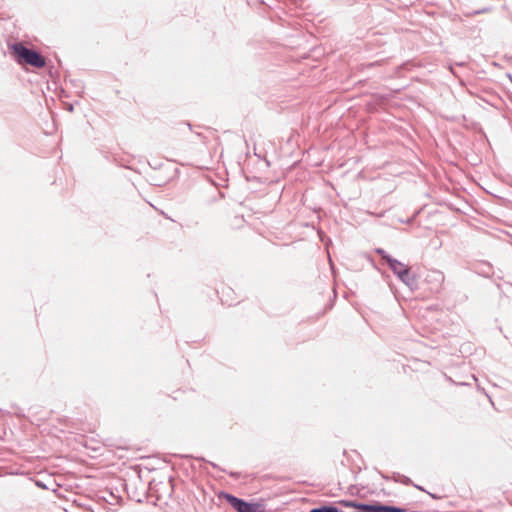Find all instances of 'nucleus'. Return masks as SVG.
<instances>
[{"mask_svg":"<svg viewBox=\"0 0 512 512\" xmlns=\"http://www.w3.org/2000/svg\"><path fill=\"white\" fill-rule=\"evenodd\" d=\"M387 264L389 268L392 270V272L397 276V278L406 286H408L411 290L417 287V278L411 272V269L408 265L400 262L395 258L388 259Z\"/></svg>","mask_w":512,"mask_h":512,"instance_id":"obj_2","label":"nucleus"},{"mask_svg":"<svg viewBox=\"0 0 512 512\" xmlns=\"http://www.w3.org/2000/svg\"><path fill=\"white\" fill-rule=\"evenodd\" d=\"M324 512H343L339 508L331 505H325L324 506Z\"/></svg>","mask_w":512,"mask_h":512,"instance_id":"obj_6","label":"nucleus"},{"mask_svg":"<svg viewBox=\"0 0 512 512\" xmlns=\"http://www.w3.org/2000/svg\"><path fill=\"white\" fill-rule=\"evenodd\" d=\"M227 501L237 512H256L255 505L233 495H226Z\"/></svg>","mask_w":512,"mask_h":512,"instance_id":"obj_3","label":"nucleus"},{"mask_svg":"<svg viewBox=\"0 0 512 512\" xmlns=\"http://www.w3.org/2000/svg\"><path fill=\"white\" fill-rule=\"evenodd\" d=\"M409 478H406V480L404 481L405 484H407L409 482Z\"/></svg>","mask_w":512,"mask_h":512,"instance_id":"obj_9","label":"nucleus"},{"mask_svg":"<svg viewBox=\"0 0 512 512\" xmlns=\"http://www.w3.org/2000/svg\"><path fill=\"white\" fill-rule=\"evenodd\" d=\"M375 252L377 254H379L382 257V259L385 260L386 263H388V259H392L393 258L388 253H386V251L384 249H382V248H377L375 250Z\"/></svg>","mask_w":512,"mask_h":512,"instance_id":"obj_5","label":"nucleus"},{"mask_svg":"<svg viewBox=\"0 0 512 512\" xmlns=\"http://www.w3.org/2000/svg\"><path fill=\"white\" fill-rule=\"evenodd\" d=\"M13 51L17 56L19 63H26L36 68H42L45 66V58L35 50L29 49L22 43H16L13 45Z\"/></svg>","mask_w":512,"mask_h":512,"instance_id":"obj_1","label":"nucleus"},{"mask_svg":"<svg viewBox=\"0 0 512 512\" xmlns=\"http://www.w3.org/2000/svg\"><path fill=\"white\" fill-rule=\"evenodd\" d=\"M377 512H402L403 509L396 506L375 505Z\"/></svg>","mask_w":512,"mask_h":512,"instance_id":"obj_4","label":"nucleus"},{"mask_svg":"<svg viewBox=\"0 0 512 512\" xmlns=\"http://www.w3.org/2000/svg\"><path fill=\"white\" fill-rule=\"evenodd\" d=\"M310 512H324V506L314 508Z\"/></svg>","mask_w":512,"mask_h":512,"instance_id":"obj_7","label":"nucleus"},{"mask_svg":"<svg viewBox=\"0 0 512 512\" xmlns=\"http://www.w3.org/2000/svg\"><path fill=\"white\" fill-rule=\"evenodd\" d=\"M347 506H356L354 503H346Z\"/></svg>","mask_w":512,"mask_h":512,"instance_id":"obj_8","label":"nucleus"}]
</instances>
